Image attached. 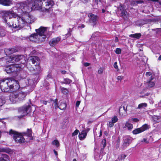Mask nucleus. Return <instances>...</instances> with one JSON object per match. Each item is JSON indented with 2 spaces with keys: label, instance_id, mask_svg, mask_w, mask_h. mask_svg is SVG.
<instances>
[{
  "label": "nucleus",
  "instance_id": "1",
  "mask_svg": "<svg viewBox=\"0 0 161 161\" xmlns=\"http://www.w3.org/2000/svg\"><path fill=\"white\" fill-rule=\"evenodd\" d=\"M20 87L18 81L12 79H6L0 81V88L2 92L11 93L9 95V100L12 103L18 102L17 92H15Z\"/></svg>",
  "mask_w": 161,
  "mask_h": 161
},
{
  "label": "nucleus",
  "instance_id": "2",
  "mask_svg": "<svg viewBox=\"0 0 161 161\" xmlns=\"http://www.w3.org/2000/svg\"><path fill=\"white\" fill-rule=\"evenodd\" d=\"M35 5H33V2L31 1H27L20 3L19 9H20L23 13L22 15L26 24H31L34 22L33 16L29 12L33 9H35Z\"/></svg>",
  "mask_w": 161,
  "mask_h": 161
},
{
  "label": "nucleus",
  "instance_id": "3",
  "mask_svg": "<svg viewBox=\"0 0 161 161\" xmlns=\"http://www.w3.org/2000/svg\"><path fill=\"white\" fill-rule=\"evenodd\" d=\"M3 18L6 23L7 21V19H10L13 17L15 18L17 17L16 22L14 24H13L12 25H10V27L12 26L14 28H17V30H19L26 25L24 19L23 18L22 15L21 17L18 16L16 14L14 13L13 10H10L3 11Z\"/></svg>",
  "mask_w": 161,
  "mask_h": 161
},
{
  "label": "nucleus",
  "instance_id": "4",
  "mask_svg": "<svg viewBox=\"0 0 161 161\" xmlns=\"http://www.w3.org/2000/svg\"><path fill=\"white\" fill-rule=\"evenodd\" d=\"M31 130L28 129L27 132H23L22 133H18L16 131L10 130L9 132V134L13 136V138L15 142L19 143H23L25 141V139L23 136H27L30 137V139H32Z\"/></svg>",
  "mask_w": 161,
  "mask_h": 161
},
{
  "label": "nucleus",
  "instance_id": "5",
  "mask_svg": "<svg viewBox=\"0 0 161 161\" xmlns=\"http://www.w3.org/2000/svg\"><path fill=\"white\" fill-rule=\"evenodd\" d=\"M35 8L36 9L41 8L47 10L50 8L54 4V2L52 0H36Z\"/></svg>",
  "mask_w": 161,
  "mask_h": 161
},
{
  "label": "nucleus",
  "instance_id": "6",
  "mask_svg": "<svg viewBox=\"0 0 161 161\" xmlns=\"http://www.w3.org/2000/svg\"><path fill=\"white\" fill-rule=\"evenodd\" d=\"M47 27L41 26L39 29L36 30V33L39 35V36H42V39L40 40L41 41H44L46 37L47 36V34L49 31Z\"/></svg>",
  "mask_w": 161,
  "mask_h": 161
},
{
  "label": "nucleus",
  "instance_id": "7",
  "mask_svg": "<svg viewBox=\"0 0 161 161\" xmlns=\"http://www.w3.org/2000/svg\"><path fill=\"white\" fill-rule=\"evenodd\" d=\"M31 106L29 105H24L22 107L18 109L19 113L21 114L20 118L26 115L31 111Z\"/></svg>",
  "mask_w": 161,
  "mask_h": 161
},
{
  "label": "nucleus",
  "instance_id": "8",
  "mask_svg": "<svg viewBox=\"0 0 161 161\" xmlns=\"http://www.w3.org/2000/svg\"><path fill=\"white\" fill-rule=\"evenodd\" d=\"M20 69L21 68L18 64H11L6 66L5 69V71L8 74H10L13 72H18L20 70Z\"/></svg>",
  "mask_w": 161,
  "mask_h": 161
},
{
  "label": "nucleus",
  "instance_id": "9",
  "mask_svg": "<svg viewBox=\"0 0 161 161\" xmlns=\"http://www.w3.org/2000/svg\"><path fill=\"white\" fill-rule=\"evenodd\" d=\"M21 86L22 88H24L31 85L32 83V81L28 78H25L20 80Z\"/></svg>",
  "mask_w": 161,
  "mask_h": 161
},
{
  "label": "nucleus",
  "instance_id": "10",
  "mask_svg": "<svg viewBox=\"0 0 161 161\" xmlns=\"http://www.w3.org/2000/svg\"><path fill=\"white\" fill-rule=\"evenodd\" d=\"M42 37V36H39L37 33H34L30 36L29 39L31 41L33 42H42L43 41H40Z\"/></svg>",
  "mask_w": 161,
  "mask_h": 161
},
{
  "label": "nucleus",
  "instance_id": "11",
  "mask_svg": "<svg viewBox=\"0 0 161 161\" xmlns=\"http://www.w3.org/2000/svg\"><path fill=\"white\" fill-rule=\"evenodd\" d=\"M123 139L124 142L122 146L124 148L128 146L133 140L132 138L128 136H124Z\"/></svg>",
  "mask_w": 161,
  "mask_h": 161
},
{
  "label": "nucleus",
  "instance_id": "12",
  "mask_svg": "<svg viewBox=\"0 0 161 161\" xmlns=\"http://www.w3.org/2000/svg\"><path fill=\"white\" fill-rule=\"evenodd\" d=\"M88 17L89 19V22L93 23L94 25H95L98 19L97 16L92 13H90L88 14Z\"/></svg>",
  "mask_w": 161,
  "mask_h": 161
},
{
  "label": "nucleus",
  "instance_id": "13",
  "mask_svg": "<svg viewBox=\"0 0 161 161\" xmlns=\"http://www.w3.org/2000/svg\"><path fill=\"white\" fill-rule=\"evenodd\" d=\"M24 56L22 55H13L10 57V61L11 63H14V62L19 61L21 59L23 58Z\"/></svg>",
  "mask_w": 161,
  "mask_h": 161
},
{
  "label": "nucleus",
  "instance_id": "14",
  "mask_svg": "<svg viewBox=\"0 0 161 161\" xmlns=\"http://www.w3.org/2000/svg\"><path fill=\"white\" fill-rule=\"evenodd\" d=\"M29 61H31L32 63L36 65V64H40V60L37 57L35 56H31L28 58Z\"/></svg>",
  "mask_w": 161,
  "mask_h": 161
},
{
  "label": "nucleus",
  "instance_id": "15",
  "mask_svg": "<svg viewBox=\"0 0 161 161\" xmlns=\"http://www.w3.org/2000/svg\"><path fill=\"white\" fill-rule=\"evenodd\" d=\"M61 38L58 37L52 39L49 42V44L51 46H54L58 44L60 41Z\"/></svg>",
  "mask_w": 161,
  "mask_h": 161
},
{
  "label": "nucleus",
  "instance_id": "16",
  "mask_svg": "<svg viewBox=\"0 0 161 161\" xmlns=\"http://www.w3.org/2000/svg\"><path fill=\"white\" fill-rule=\"evenodd\" d=\"M118 9L122 11L121 15L124 18L127 17L128 15V13L127 11L125 10V8L122 4H120V6L118 8Z\"/></svg>",
  "mask_w": 161,
  "mask_h": 161
},
{
  "label": "nucleus",
  "instance_id": "17",
  "mask_svg": "<svg viewBox=\"0 0 161 161\" xmlns=\"http://www.w3.org/2000/svg\"><path fill=\"white\" fill-rule=\"evenodd\" d=\"M149 80L145 84V86L147 88H149L153 87L155 84L154 81H153V78L151 76L150 77Z\"/></svg>",
  "mask_w": 161,
  "mask_h": 161
},
{
  "label": "nucleus",
  "instance_id": "18",
  "mask_svg": "<svg viewBox=\"0 0 161 161\" xmlns=\"http://www.w3.org/2000/svg\"><path fill=\"white\" fill-rule=\"evenodd\" d=\"M0 4L5 6H9L13 4L12 0H0Z\"/></svg>",
  "mask_w": 161,
  "mask_h": 161
},
{
  "label": "nucleus",
  "instance_id": "19",
  "mask_svg": "<svg viewBox=\"0 0 161 161\" xmlns=\"http://www.w3.org/2000/svg\"><path fill=\"white\" fill-rule=\"evenodd\" d=\"M26 93L24 92H19L17 93V98L18 102L19 101L23 100L26 96Z\"/></svg>",
  "mask_w": 161,
  "mask_h": 161
},
{
  "label": "nucleus",
  "instance_id": "20",
  "mask_svg": "<svg viewBox=\"0 0 161 161\" xmlns=\"http://www.w3.org/2000/svg\"><path fill=\"white\" fill-rule=\"evenodd\" d=\"M31 70L32 71H33L34 72V73L36 74H39L41 71V68L40 64H36V65L35 66V68H33L32 70L31 69Z\"/></svg>",
  "mask_w": 161,
  "mask_h": 161
},
{
  "label": "nucleus",
  "instance_id": "21",
  "mask_svg": "<svg viewBox=\"0 0 161 161\" xmlns=\"http://www.w3.org/2000/svg\"><path fill=\"white\" fill-rule=\"evenodd\" d=\"M1 152H5L9 154H12L13 153V151L8 147H1L0 148V153Z\"/></svg>",
  "mask_w": 161,
  "mask_h": 161
},
{
  "label": "nucleus",
  "instance_id": "22",
  "mask_svg": "<svg viewBox=\"0 0 161 161\" xmlns=\"http://www.w3.org/2000/svg\"><path fill=\"white\" fill-rule=\"evenodd\" d=\"M6 101L5 96L2 94H0V107L5 104Z\"/></svg>",
  "mask_w": 161,
  "mask_h": 161
},
{
  "label": "nucleus",
  "instance_id": "23",
  "mask_svg": "<svg viewBox=\"0 0 161 161\" xmlns=\"http://www.w3.org/2000/svg\"><path fill=\"white\" fill-rule=\"evenodd\" d=\"M87 135V132L85 130L82 131L81 133H79V137L81 140H84L86 137Z\"/></svg>",
  "mask_w": 161,
  "mask_h": 161
},
{
  "label": "nucleus",
  "instance_id": "24",
  "mask_svg": "<svg viewBox=\"0 0 161 161\" xmlns=\"http://www.w3.org/2000/svg\"><path fill=\"white\" fill-rule=\"evenodd\" d=\"M152 118L155 122H159L161 121V117L159 116L154 115L152 116Z\"/></svg>",
  "mask_w": 161,
  "mask_h": 161
},
{
  "label": "nucleus",
  "instance_id": "25",
  "mask_svg": "<svg viewBox=\"0 0 161 161\" xmlns=\"http://www.w3.org/2000/svg\"><path fill=\"white\" fill-rule=\"evenodd\" d=\"M9 157L8 155L6 154H3L0 157V161H8Z\"/></svg>",
  "mask_w": 161,
  "mask_h": 161
},
{
  "label": "nucleus",
  "instance_id": "26",
  "mask_svg": "<svg viewBox=\"0 0 161 161\" xmlns=\"http://www.w3.org/2000/svg\"><path fill=\"white\" fill-rule=\"evenodd\" d=\"M133 125L132 124L130 123L129 122L127 121L125 124V125L124 127V128H127L128 130H131L133 128Z\"/></svg>",
  "mask_w": 161,
  "mask_h": 161
},
{
  "label": "nucleus",
  "instance_id": "27",
  "mask_svg": "<svg viewBox=\"0 0 161 161\" xmlns=\"http://www.w3.org/2000/svg\"><path fill=\"white\" fill-rule=\"evenodd\" d=\"M66 107V104L65 102L60 103L58 108L61 110L64 109Z\"/></svg>",
  "mask_w": 161,
  "mask_h": 161
},
{
  "label": "nucleus",
  "instance_id": "28",
  "mask_svg": "<svg viewBox=\"0 0 161 161\" xmlns=\"http://www.w3.org/2000/svg\"><path fill=\"white\" fill-rule=\"evenodd\" d=\"M141 34L140 33H136L134 34H130L129 36L130 37L136 38L137 39H139L141 36Z\"/></svg>",
  "mask_w": 161,
  "mask_h": 161
},
{
  "label": "nucleus",
  "instance_id": "29",
  "mask_svg": "<svg viewBox=\"0 0 161 161\" xmlns=\"http://www.w3.org/2000/svg\"><path fill=\"white\" fill-rule=\"evenodd\" d=\"M147 106V104L146 103H142L139 104L137 108L141 109L144 108Z\"/></svg>",
  "mask_w": 161,
  "mask_h": 161
},
{
  "label": "nucleus",
  "instance_id": "30",
  "mask_svg": "<svg viewBox=\"0 0 161 161\" xmlns=\"http://www.w3.org/2000/svg\"><path fill=\"white\" fill-rule=\"evenodd\" d=\"M149 128V126L147 124H145L140 127L142 131V132L148 129Z\"/></svg>",
  "mask_w": 161,
  "mask_h": 161
},
{
  "label": "nucleus",
  "instance_id": "31",
  "mask_svg": "<svg viewBox=\"0 0 161 161\" xmlns=\"http://www.w3.org/2000/svg\"><path fill=\"white\" fill-rule=\"evenodd\" d=\"M142 132L140 128L136 129L132 131V133L134 134H137Z\"/></svg>",
  "mask_w": 161,
  "mask_h": 161
},
{
  "label": "nucleus",
  "instance_id": "32",
  "mask_svg": "<svg viewBox=\"0 0 161 161\" xmlns=\"http://www.w3.org/2000/svg\"><path fill=\"white\" fill-rule=\"evenodd\" d=\"M53 145L55 146L56 147H58L59 146V143L58 140H55L52 142Z\"/></svg>",
  "mask_w": 161,
  "mask_h": 161
},
{
  "label": "nucleus",
  "instance_id": "33",
  "mask_svg": "<svg viewBox=\"0 0 161 161\" xmlns=\"http://www.w3.org/2000/svg\"><path fill=\"white\" fill-rule=\"evenodd\" d=\"M144 2L143 0H135L133 1L132 4H133L136 5L138 4L142 3Z\"/></svg>",
  "mask_w": 161,
  "mask_h": 161
},
{
  "label": "nucleus",
  "instance_id": "34",
  "mask_svg": "<svg viewBox=\"0 0 161 161\" xmlns=\"http://www.w3.org/2000/svg\"><path fill=\"white\" fill-rule=\"evenodd\" d=\"M58 100L56 99L53 101V105L54 106V108L55 109L58 108L59 106L57 103Z\"/></svg>",
  "mask_w": 161,
  "mask_h": 161
},
{
  "label": "nucleus",
  "instance_id": "35",
  "mask_svg": "<svg viewBox=\"0 0 161 161\" xmlns=\"http://www.w3.org/2000/svg\"><path fill=\"white\" fill-rule=\"evenodd\" d=\"M62 92L64 94H67L69 92L68 90L66 88L64 87L61 88Z\"/></svg>",
  "mask_w": 161,
  "mask_h": 161
},
{
  "label": "nucleus",
  "instance_id": "36",
  "mask_svg": "<svg viewBox=\"0 0 161 161\" xmlns=\"http://www.w3.org/2000/svg\"><path fill=\"white\" fill-rule=\"evenodd\" d=\"M106 142L105 139H103L102 140L101 143V147L103 149L106 146Z\"/></svg>",
  "mask_w": 161,
  "mask_h": 161
},
{
  "label": "nucleus",
  "instance_id": "37",
  "mask_svg": "<svg viewBox=\"0 0 161 161\" xmlns=\"http://www.w3.org/2000/svg\"><path fill=\"white\" fill-rule=\"evenodd\" d=\"M5 52L6 53V55H9L10 54L12 53V49H6L5 50Z\"/></svg>",
  "mask_w": 161,
  "mask_h": 161
},
{
  "label": "nucleus",
  "instance_id": "38",
  "mask_svg": "<svg viewBox=\"0 0 161 161\" xmlns=\"http://www.w3.org/2000/svg\"><path fill=\"white\" fill-rule=\"evenodd\" d=\"M111 121L114 124L117 122L118 121V118L117 116H115L114 117H113L111 119Z\"/></svg>",
  "mask_w": 161,
  "mask_h": 161
},
{
  "label": "nucleus",
  "instance_id": "39",
  "mask_svg": "<svg viewBox=\"0 0 161 161\" xmlns=\"http://www.w3.org/2000/svg\"><path fill=\"white\" fill-rule=\"evenodd\" d=\"M5 35V32L4 31L1 29L0 30V36L3 37Z\"/></svg>",
  "mask_w": 161,
  "mask_h": 161
},
{
  "label": "nucleus",
  "instance_id": "40",
  "mask_svg": "<svg viewBox=\"0 0 161 161\" xmlns=\"http://www.w3.org/2000/svg\"><path fill=\"white\" fill-rule=\"evenodd\" d=\"M114 123L111 121H109L107 124L108 126L109 127H112L114 125Z\"/></svg>",
  "mask_w": 161,
  "mask_h": 161
},
{
  "label": "nucleus",
  "instance_id": "41",
  "mask_svg": "<svg viewBox=\"0 0 161 161\" xmlns=\"http://www.w3.org/2000/svg\"><path fill=\"white\" fill-rule=\"evenodd\" d=\"M72 82V80L69 79H65L64 80V83L65 84H69Z\"/></svg>",
  "mask_w": 161,
  "mask_h": 161
},
{
  "label": "nucleus",
  "instance_id": "42",
  "mask_svg": "<svg viewBox=\"0 0 161 161\" xmlns=\"http://www.w3.org/2000/svg\"><path fill=\"white\" fill-rule=\"evenodd\" d=\"M121 49L119 48H117L116 49L115 53L117 54H120L121 53Z\"/></svg>",
  "mask_w": 161,
  "mask_h": 161
},
{
  "label": "nucleus",
  "instance_id": "43",
  "mask_svg": "<svg viewBox=\"0 0 161 161\" xmlns=\"http://www.w3.org/2000/svg\"><path fill=\"white\" fill-rule=\"evenodd\" d=\"M152 141L149 140V141H147V138H144L142 141V142H146V143H149V142H152Z\"/></svg>",
  "mask_w": 161,
  "mask_h": 161
},
{
  "label": "nucleus",
  "instance_id": "44",
  "mask_svg": "<svg viewBox=\"0 0 161 161\" xmlns=\"http://www.w3.org/2000/svg\"><path fill=\"white\" fill-rule=\"evenodd\" d=\"M79 132V130H75L72 134V136L76 135Z\"/></svg>",
  "mask_w": 161,
  "mask_h": 161
},
{
  "label": "nucleus",
  "instance_id": "45",
  "mask_svg": "<svg viewBox=\"0 0 161 161\" xmlns=\"http://www.w3.org/2000/svg\"><path fill=\"white\" fill-rule=\"evenodd\" d=\"M114 67L115 69H116L117 70V71L119 70V69L118 68V65H117V62H115L114 63Z\"/></svg>",
  "mask_w": 161,
  "mask_h": 161
},
{
  "label": "nucleus",
  "instance_id": "46",
  "mask_svg": "<svg viewBox=\"0 0 161 161\" xmlns=\"http://www.w3.org/2000/svg\"><path fill=\"white\" fill-rule=\"evenodd\" d=\"M124 78V76H119L117 78V79L118 80L121 81Z\"/></svg>",
  "mask_w": 161,
  "mask_h": 161
},
{
  "label": "nucleus",
  "instance_id": "47",
  "mask_svg": "<svg viewBox=\"0 0 161 161\" xmlns=\"http://www.w3.org/2000/svg\"><path fill=\"white\" fill-rule=\"evenodd\" d=\"M130 120L131 121H133L134 122H138L139 121L138 119L136 118H132Z\"/></svg>",
  "mask_w": 161,
  "mask_h": 161
},
{
  "label": "nucleus",
  "instance_id": "48",
  "mask_svg": "<svg viewBox=\"0 0 161 161\" xmlns=\"http://www.w3.org/2000/svg\"><path fill=\"white\" fill-rule=\"evenodd\" d=\"M103 69L102 68H100L98 71V72L99 74H101L103 72Z\"/></svg>",
  "mask_w": 161,
  "mask_h": 161
},
{
  "label": "nucleus",
  "instance_id": "49",
  "mask_svg": "<svg viewBox=\"0 0 161 161\" xmlns=\"http://www.w3.org/2000/svg\"><path fill=\"white\" fill-rule=\"evenodd\" d=\"M126 157V155L125 154H122L121 156V158L120 159H124Z\"/></svg>",
  "mask_w": 161,
  "mask_h": 161
},
{
  "label": "nucleus",
  "instance_id": "50",
  "mask_svg": "<svg viewBox=\"0 0 161 161\" xmlns=\"http://www.w3.org/2000/svg\"><path fill=\"white\" fill-rule=\"evenodd\" d=\"M80 103V101H77L76 102V106L77 107H78Z\"/></svg>",
  "mask_w": 161,
  "mask_h": 161
},
{
  "label": "nucleus",
  "instance_id": "51",
  "mask_svg": "<svg viewBox=\"0 0 161 161\" xmlns=\"http://www.w3.org/2000/svg\"><path fill=\"white\" fill-rule=\"evenodd\" d=\"M152 75L150 72H147L146 73V75L147 76H150Z\"/></svg>",
  "mask_w": 161,
  "mask_h": 161
},
{
  "label": "nucleus",
  "instance_id": "52",
  "mask_svg": "<svg viewBox=\"0 0 161 161\" xmlns=\"http://www.w3.org/2000/svg\"><path fill=\"white\" fill-rule=\"evenodd\" d=\"M85 25H84L82 24L81 25L78 26V28H84L85 27Z\"/></svg>",
  "mask_w": 161,
  "mask_h": 161
},
{
  "label": "nucleus",
  "instance_id": "53",
  "mask_svg": "<svg viewBox=\"0 0 161 161\" xmlns=\"http://www.w3.org/2000/svg\"><path fill=\"white\" fill-rule=\"evenodd\" d=\"M90 64L88 63H85L84 64V65L85 66L87 67L90 65Z\"/></svg>",
  "mask_w": 161,
  "mask_h": 161
},
{
  "label": "nucleus",
  "instance_id": "54",
  "mask_svg": "<svg viewBox=\"0 0 161 161\" xmlns=\"http://www.w3.org/2000/svg\"><path fill=\"white\" fill-rule=\"evenodd\" d=\"M41 102L42 103H43L45 105H46L47 104V101L42 100V101Z\"/></svg>",
  "mask_w": 161,
  "mask_h": 161
},
{
  "label": "nucleus",
  "instance_id": "55",
  "mask_svg": "<svg viewBox=\"0 0 161 161\" xmlns=\"http://www.w3.org/2000/svg\"><path fill=\"white\" fill-rule=\"evenodd\" d=\"M83 3H86L88 2L89 0H81Z\"/></svg>",
  "mask_w": 161,
  "mask_h": 161
},
{
  "label": "nucleus",
  "instance_id": "56",
  "mask_svg": "<svg viewBox=\"0 0 161 161\" xmlns=\"http://www.w3.org/2000/svg\"><path fill=\"white\" fill-rule=\"evenodd\" d=\"M118 39L117 37H116L114 41L115 42H116L118 41Z\"/></svg>",
  "mask_w": 161,
  "mask_h": 161
},
{
  "label": "nucleus",
  "instance_id": "57",
  "mask_svg": "<svg viewBox=\"0 0 161 161\" xmlns=\"http://www.w3.org/2000/svg\"><path fill=\"white\" fill-rule=\"evenodd\" d=\"M54 154H55V155L56 156H57L58 155V153H57V152L55 150H54Z\"/></svg>",
  "mask_w": 161,
  "mask_h": 161
},
{
  "label": "nucleus",
  "instance_id": "58",
  "mask_svg": "<svg viewBox=\"0 0 161 161\" xmlns=\"http://www.w3.org/2000/svg\"><path fill=\"white\" fill-rule=\"evenodd\" d=\"M156 30H157V32L160 31L161 30V28H157Z\"/></svg>",
  "mask_w": 161,
  "mask_h": 161
},
{
  "label": "nucleus",
  "instance_id": "59",
  "mask_svg": "<svg viewBox=\"0 0 161 161\" xmlns=\"http://www.w3.org/2000/svg\"><path fill=\"white\" fill-rule=\"evenodd\" d=\"M127 106H126V108H125V107L124 106L123 107L124 109V111L126 112L127 109Z\"/></svg>",
  "mask_w": 161,
  "mask_h": 161
},
{
  "label": "nucleus",
  "instance_id": "60",
  "mask_svg": "<svg viewBox=\"0 0 161 161\" xmlns=\"http://www.w3.org/2000/svg\"><path fill=\"white\" fill-rule=\"evenodd\" d=\"M159 151L160 153H161V143L160 145V147L159 148Z\"/></svg>",
  "mask_w": 161,
  "mask_h": 161
},
{
  "label": "nucleus",
  "instance_id": "61",
  "mask_svg": "<svg viewBox=\"0 0 161 161\" xmlns=\"http://www.w3.org/2000/svg\"><path fill=\"white\" fill-rule=\"evenodd\" d=\"M66 72V71H62L61 73L62 74H65Z\"/></svg>",
  "mask_w": 161,
  "mask_h": 161
},
{
  "label": "nucleus",
  "instance_id": "62",
  "mask_svg": "<svg viewBox=\"0 0 161 161\" xmlns=\"http://www.w3.org/2000/svg\"><path fill=\"white\" fill-rule=\"evenodd\" d=\"M158 106L161 107V102H160L158 103Z\"/></svg>",
  "mask_w": 161,
  "mask_h": 161
},
{
  "label": "nucleus",
  "instance_id": "63",
  "mask_svg": "<svg viewBox=\"0 0 161 161\" xmlns=\"http://www.w3.org/2000/svg\"><path fill=\"white\" fill-rule=\"evenodd\" d=\"M105 12V10L104 9H102V12L103 13H104Z\"/></svg>",
  "mask_w": 161,
  "mask_h": 161
},
{
  "label": "nucleus",
  "instance_id": "64",
  "mask_svg": "<svg viewBox=\"0 0 161 161\" xmlns=\"http://www.w3.org/2000/svg\"><path fill=\"white\" fill-rule=\"evenodd\" d=\"M158 59L159 60H161V55H160L159 57H158Z\"/></svg>",
  "mask_w": 161,
  "mask_h": 161
}]
</instances>
